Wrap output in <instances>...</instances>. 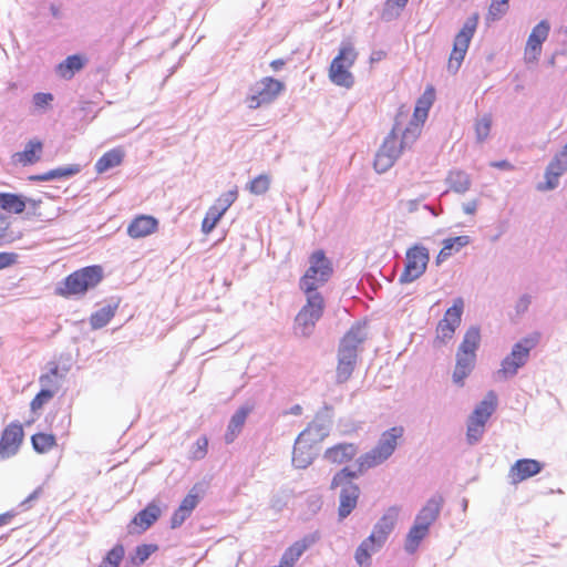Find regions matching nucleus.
<instances>
[{
  "label": "nucleus",
  "instance_id": "f257e3e1",
  "mask_svg": "<svg viewBox=\"0 0 567 567\" xmlns=\"http://www.w3.org/2000/svg\"><path fill=\"white\" fill-rule=\"evenodd\" d=\"M403 435L402 426H393L384 431L377 445L369 452L362 454L357 460V471L343 467L337 472L331 482V488L341 487L340 504L338 509L339 519L347 518L357 507L360 496V488L352 482L359 474L383 464L394 453L398 446V440Z\"/></svg>",
  "mask_w": 567,
  "mask_h": 567
},
{
  "label": "nucleus",
  "instance_id": "f03ea898",
  "mask_svg": "<svg viewBox=\"0 0 567 567\" xmlns=\"http://www.w3.org/2000/svg\"><path fill=\"white\" fill-rule=\"evenodd\" d=\"M332 274V264L324 252L322 250L312 252L309 257V267L299 280V288L306 299L318 298L319 301H324L319 290L329 281Z\"/></svg>",
  "mask_w": 567,
  "mask_h": 567
},
{
  "label": "nucleus",
  "instance_id": "7ed1b4c3",
  "mask_svg": "<svg viewBox=\"0 0 567 567\" xmlns=\"http://www.w3.org/2000/svg\"><path fill=\"white\" fill-rule=\"evenodd\" d=\"M357 60V52L352 44L342 43L338 55L332 60L329 69L330 81L341 87L350 89L354 84V76L350 72Z\"/></svg>",
  "mask_w": 567,
  "mask_h": 567
},
{
  "label": "nucleus",
  "instance_id": "20e7f679",
  "mask_svg": "<svg viewBox=\"0 0 567 567\" xmlns=\"http://www.w3.org/2000/svg\"><path fill=\"white\" fill-rule=\"evenodd\" d=\"M324 301L318 298L306 299V303L297 313L292 332L298 338H309L316 328L317 322L323 315Z\"/></svg>",
  "mask_w": 567,
  "mask_h": 567
},
{
  "label": "nucleus",
  "instance_id": "39448f33",
  "mask_svg": "<svg viewBox=\"0 0 567 567\" xmlns=\"http://www.w3.org/2000/svg\"><path fill=\"white\" fill-rule=\"evenodd\" d=\"M478 24V14L474 13L468 17L464 22L460 32L455 35L453 50L449 59L447 70L451 73H456L468 50L471 40L476 31Z\"/></svg>",
  "mask_w": 567,
  "mask_h": 567
},
{
  "label": "nucleus",
  "instance_id": "423d86ee",
  "mask_svg": "<svg viewBox=\"0 0 567 567\" xmlns=\"http://www.w3.org/2000/svg\"><path fill=\"white\" fill-rule=\"evenodd\" d=\"M534 344L528 339L516 342L511 353L502 360L501 369L495 374L497 380H507L516 375L518 370L527 363Z\"/></svg>",
  "mask_w": 567,
  "mask_h": 567
},
{
  "label": "nucleus",
  "instance_id": "0eeeda50",
  "mask_svg": "<svg viewBox=\"0 0 567 567\" xmlns=\"http://www.w3.org/2000/svg\"><path fill=\"white\" fill-rule=\"evenodd\" d=\"M463 311L464 300L457 297L436 326L435 346H444L453 339L456 329L461 324Z\"/></svg>",
  "mask_w": 567,
  "mask_h": 567
},
{
  "label": "nucleus",
  "instance_id": "6e6552de",
  "mask_svg": "<svg viewBox=\"0 0 567 567\" xmlns=\"http://www.w3.org/2000/svg\"><path fill=\"white\" fill-rule=\"evenodd\" d=\"M430 254L426 247L414 245L406 250L404 270L399 277L400 284H410L419 279L426 270Z\"/></svg>",
  "mask_w": 567,
  "mask_h": 567
},
{
  "label": "nucleus",
  "instance_id": "1a4fd4ad",
  "mask_svg": "<svg viewBox=\"0 0 567 567\" xmlns=\"http://www.w3.org/2000/svg\"><path fill=\"white\" fill-rule=\"evenodd\" d=\"M103 277L100 266H90L74 271L65 278L64 285L68 295L84 293L94 288Z\"/></svg>",
  "mask_w": 567,
  "mask_h": 567
},
{
  "label": "nucleus",
  "instance_id": "9d476101",
  "mask_svg": "<svg viewBox=\"0 0 567 567\" xmlns=\"http://www.w3.org/2000/svg\"><path fill=\"white\" fill-rule=\"evenodd\" d=\"M396 130L398 124H395L391 133L385 137L383 144L375 155L374 168L378 173H384L391 168L401 153L404 151L399 143Z\"/></svg>",
  "mask_w": 567,
  "mask_h": 567
},
{
  "label": "nucleus",
  "instance_id": "9b49d317",
  "mask_svg": "<svg viewBox=\"0 0 567 567\" xmlns=\"http://www.w3.org/2000/svg\"><path fill=\"white\" fill-rule=\"evenodd\" d=\"M281 87L282 85L279 81L265 78L250 89V94L247 96L246 102L250 109H257L262 104L271 102Z\"/></svg>",
  "mask_w": 567,
  "mask_h": 567
},
{
  "label": "nucleus",
  "instance_id": "f8f14e48",
  "mask_svg": "<svg viewBox=\"0 0 567 567\" xmlns=\"http://www.w3.org/2000/svg\"><path fill=\"white\" fill-rule=\"evenodd\" d=\"M310 431H302L296 439L292 451V465L296 468H307L317 454L315 445L318 443L310 439Z\"/></svg>",
  "mask_w": 567,
  "mask_h": 567
},
{
  "label": "nucleus",
  "instance_id": "ddd939ff",
  "mask_svg": "<svg viewBox=\"0 0 567 567\" xmlns=\"http://www.w3.org/2000/svg\"><path fill=\"white\" fill-rule=\"evenodd\" d=\"M567 171V146L565 145L546 167L545 182L537 185V189L545 192L555 189L559 177Z\"/></svg>",
  "mask_w": 567,
  "mask_h": 567
},
{
  "label": "nucleus",
  "instance_id": "4468645a",
  "mask_svg": "<svg viewBox=\"0 0 567 567\" xmlns=\"http://www.w3.org/2000/svg\"><path fill=\"white\" fill-rule=\"evenodd\" d=\"M550 25L546 20H542L536 24L526 43L524 59L526 63H534L542 53V44L548 38Z\"/></svg>",
  "mask_w": 567,
  "mask_h": 567
},
{
  "label": "nucleus",
  "instance_id": "2eb2a0df",
  "mask_svg": "<svg viewBox=\"0 0 567 567\" xmlns=\"http://www.w3.org/2000/svg\"><path fill=\"white\" fill-rule=\"evenodd\" d=\"M162 509L156 501L138 512L127 525L128 534H142L147 530L161 516Z\"/></svg>",
  "mask_w": 567,
  "mask_h": 567
},
{
  "label": "nucleus",
  "instance_id": "dca6fc26",
  "mask_svg": "<svg viewBox=\"0 0 567 567\" xmlns=\"http://www.w3.org/2000/svg\"><path fill=\"white\" fill-rule=\"evenodd\" d=\"M23 439V429L19 423H11L2 432L0 439V455L8 458L18 452Z\"/></svg>",
  "mask_w": 567,
  "mask_h": 567
},
{
  "label": "nucleus",
  "instance_id": "f3484780",
  "mask_svg": "<svg viewBox=\"0 0 567 567\" xmlns=\"http://www.w3.org/2000/svg\"><path fill=\"white\" fill-rule=\"evenodd\" d=\"M544 465L537 460H517L509 468L508 478L512 484H518L542 472Z\"/></svg>",
  "mask_w": 567,
  "mask_h": 567
},
{
  "label": "nucleus",
  "instance_id": "a211bd4d",
  "mask_svg": "<svg viewBox=\"0 0 567 567\" xmlns=\"http://www.w3.org/2000/svg\"><path fill=\"white\" fill-rule=\"evenodd\" d=\"M399 513L400 508L398 506L389 507L374 524L370 536L384 545L396 525Z\"/></svg>",
  "mask_w": 567,
  "mask_h": 567
},
{
  "label": "nucleus",
  "instance_id": "6ab92c4d",
  "mask_svg": "<svg viewBox=\"0 0 567 567\" xmlns=\"http://www.w3.org/2000/svg\"><path fill=\"white\" fill-rule=\"evenodd\" d=\"M332 409L328 405H324L322 410H320L311 424L305 430L310 431V439L316 442L323 441L330 433L332 426Z\"/></svg>",
  "mask_w": 567,
  "mask_h": 567
},
{
  "label": "nucleus",
  "instance_id": "aec40b11",
  "mask_svg": "<svg viewBox=\"0 0 567 567\" xmlns=\"http://www.w3.org/2000/svg\"><path fill=\"white\" fill-rule=\"evenodd\" d=\"M443 506V497L434 495L427 499L425 505L416 514L413 524L430 530L432 524L439 518Z\"/></svg>",
  "mask_w": 567,
  "mask_h": 567
},
{
  "label": "nucleus",
  "instance_id": "412c9836",
  "mask_svg": "<svg viewBox=\"0 0 567 567\" xmlns=\"http://www.w3.org/2000/svg\"><path fill=\"white\" fill-rule=\"evenodd\" d=\"M367 338L365 324L357 323L342 338L339 352L358 358V347Z\"/></svg>",
  "mask_w": 567,
  "mask_h": 567
},
{
  "label": "nucleus",
  "instance_id": "4be33fe9",
  "mask_svg": "<svg viewBox=\"0 0 567 567\" xmlns=\"http://www.w3.org/2000/svg\"><path fill=\"white\" fill-rule=\"evenodd\" d=\"M359 452L354 443H338L323 453V458L333 464H343L351 461Z\"/></svg>",
  "mask_w": 567,
  "mask_h": 567
},
{
  "label": "nucleus",
  "instance_id": "5701e85b",
  "mask_svg": "<svg viewBox=\"0 0 567 567\" xmlns=\"http://www.w3.org/2000/svg\"><path fill=\"white\" fill-rule=\"evenodd\" d=\"M158 220L148 215H141L134 218L128 227L127 234L132 238H143L157 230Z\"/></svg>",
  "mask_w": 567,
  "mask_h": 567
},
{
  "label": "nucleus",
  "instance_id": "b1692460",
  "mask_svg": "<svg viewBox=\"0 0 567 567\" xmlns=\"http://www.w3.org/2000/svg\"><path fill=\"white\" fill-rule=\"evenodd\" d=\"M476 355L456 352L455 368L452 374L453 383L457 386H464L465 379L474 370Z\"/></svg>",
  "mask_w": 567,
  "mask_h": 567
},
{
  "label": "nucleus",
  "instance_id": "393cba45",
  "mask_svg": "<svg viewBox=\"0 0 567 567\" xmlns=\"http://www.w3.org/2000/svg\"><path fill=\"white\" fill-rule=\"evenodd\" d=\"M42 150V142L38 138H32L25 144L22 152L13 154L12 159L14 163L21 164L22 166L32 165L40 161Z\"/></svg>",
  "mask_w": 567,
  "mask_h": 567
},
{
  "label": "nucleus",
  "instance_id": "a878e982",
  "mask_svg": "<svg viewBox=\"0 0 567 567\" xmlns=\"http://www.w3.org/2000/svg\"><path fill=\"white\" fill-rule=\"evenodd\" d=\"M384 545L379 543L370 535L361 542L354 553V560L360 567H370L371 558L377 554Z\"/></svg>",
  "mask_w": 567,
  "mask_h": 567
},
{
  "label": "nucleus",
  "instance_id": "bb28decb",
  "mask_svg": "<svg viewBox=\"0 0 567 567\" xmlns=\"http://www.w3.org/2000/svg\"><path fill=\"white\" fill-rule=\"evenodd\" d=\"M316 533L305 535L286 550V567H293L303 553L318 542Z\"/></svg>",
  "mask_w": 567,
  "mask_h": 567
},
{
  "label": "nucleus",
  "instance_id": "cd10ccee",
  "mask_svg": "<svg viewBox=\"0 0 567 567\" xmlns=\"http://www.w3.org/2000/svg\"><path fill=\"white\" fill-rule=\"evenodd\" d=\"M496 394L491 391L474 409L468 420L485 425L496 409Z\"/></svg>",
  "mask_w": 567,
  "mask_h": 567
},
{
  "label": "nucleus",
  "instance_id": "c85d7f7f",
  "mask_svg": "<svg viewBox=\"0 0 567 567\" xmlns=\"http://www.w3.org/2000/svg\"><path fill=\"white\" fill-rule=\"evenodd\" d=\"M249 413H250L249 406H241L231 416L228 427H227V432L225 434V442L227 444L233 443L234 440L237 437V435L241 432V429H243Z\"/></svg>",
  "mask_w": 567,
  "mask_h": 567
},
{
  "label": "nucleus",
  "instance_id": "c756f323",
  "mask_svg": "<svg viewBox=\"0 0 567 567\" xmlns=\"http://www.w3.org/2000/svg\"><path fill=\"white\" fill-rule=\"evenodd\" d=\"M124 158V151L120 147L112 148L104 153L95 163V171L103 174L111 168L118 166Z\"/></svg>",
  "mask_w": 567,
  "mask_h": 567
},
{
  "label": "nucleus",
  "instance_id": "7c9ffc66",
  "mask_svg": "<svg viewBox=\"0 0 567 567\" xmlns=\"http://www.w3.org/2000/svg\"><path fill=\"white\" fill-rule=\"evenodd\" d=\"M429 533L424 527L412 524L404 540V550L409 555L415 554Z\"/></svg>",
  "mask_w": 567,
  "mask_h": 567
},
{
  "label": "nucleus",
  "instance_id": "2f4dec72",
  "mask_svg": "<svg viewBox=\"0 0 567 567\" xmlns=\"http://www.w3.org/2000/svg\"><path fill=\"white\" fill-rule=\"evenodd\" d=\"M85 60L79 54L69 55L56 66V73L66 80L74 76L76 72L83 69Z\"/></svg>",
  "mask_w": 567,
  "mask_h": 567
},
{
  "label": "nucleus",
  "instance_id": "473e14b6",
  "mask_svg": "<svg viewBox=\"0 0 567 567\" xmlns=\"http://www.w3.org/2000/svg\"><path fill=\"white\" fill-rule=\"evenodd\" d=\"M481 342V331L476 326L470 327L457 349V352L476 355Z\"/></svg>",
  "mask_w": 567,
  "mask_h": 567
},
{
  "label": "nucleus",
  "instance_id": "72a5a7b5",
  "mask_svg": "<svg viewBox=\"0 0 567 567\" xmlns=\"http://www.w3.org/2000/svg\"><path fill=\"white\" fill-rule=\"evenodd\" d=\"M446 183L450 189L457 194L466 193L472 185L470 175L461 169L451 171L446 177Z\"/></svg>",
  "mask_w": 567,
  "mask_h": 567
},
{
  "label": "nucleus",
  "instance_id": "f704fd0d",
  "mask_svg": "<svg viewBox=\"0 0 567 567\" xmlns=\"http://www.w3.org/2000/svg\"><path fill=\"white\" fill-rule=\"evenodd\" d=\"M47 369L48 372L39 378V383L43 389H52L55 393L60 386V381L64 378V373L60 371L55 362H49Z\"/></svg>",
  "mask_w": 567,
  "mask_h": 567
},
{
  "label": "nucleus",
  "instance_id": "c9c22d12",
  "mask_svg": "<svg viewBox=\"0 0 567 567\" xmlns=\"http://www.w3.org/2000/svg\"><path fill=\"white\" fill-rule=\"evenodd\" d=\"M27 207V200L22 195L0 193V208L14 214H21Z\"/></svg>",
  "mask_w": 567,
  "mask_h": 567
},
{
  "label": "nucleus",
  "instance_id": "e433bc0d",
  "mask_svg": "<svg viewBox=\"0 0 567 567\" xmlns=\"http://www.w3.org/2000/svg\"><path fill=\"white\" fill-rule=\"evenodd\" d=\"M117 303L106 305L101 309L93 312L90 317V324L92 329H101L105 327L111 319L115 316Z\"/></svg>",
  "mask_w": 567,
  "mask_h": 567
},
{
  "label": "nucleus",
  "instance_id": "4c0bfd02",
  "mask_svg": "<svg viewBox=\"0 0 567 567\" xmlns=\"http://www.w3.org/2000/svg\"><path fill=\"white\" fill-rule=\"evenodd\" d=\"M357 363V358L338 353L337 382L344 383L351 377Z\"/></svg>",
  "mask_w": 567,
  "mask_h": 567
},
{
  "label": "nucleus",
  "instance_id": "58836bf2",
  "mask_svg": "<svg viewBox=\"0 0 567 567\" xmlns=\"http://www.w3.org/2000/svg\"><path fill=\"white\" fill-rule=\"evenodd\" d=\"M32 446L38 453H47L56 445L55 436L47 433H37L31 437Z\"/></svg>",
  "mask_w": 567,
  "mask_h": 567
},
{
  "label": "nucleus",
  "instance_id": "ea45409f",
  "mask_svg": "<svg viewBox=\"0 0 567 567\" xmlns=\"http://www.w3.org/2000/svg\"><path fill=\"white\" fill-rule=\"evenodd\" d=\"M492 127V116L489 114H484L483 116L476 118L475 121V136L478 143L484 142L491 132Z\"/></svg>",
  "mask_w": 567,
  "mask_h": 567
},
{
  "label": "nucleus",
  "instance_id": "a19ab883",
  "mask_svg": "<svg viewBox=\"0 0 567 567\" xmlns=\"http://www.w3.org/2000/svg\"><path fill=\"white\" fill-rule=\"evenodd\" d=\"M238 192L237 189H230L224 194H221L215 202L213 206H210L213 209H216L223 216L227 212V209L234 204V202L237 199Z\"/></svg>",
  "mask_w": 567,
  "mask_h": 567
},
{
  "label": "nucleus",
  "instance_id": "79ce46f5",
  "mask_svg": "<svg viewBox=\"0 0 567 567\" xmlns=\"http://www.w3.org/2000/svg\"><path fill=\"white\" fill-rule=\"evenodd\" d=\"M509 0H492L486 16L487 22H495L507 12Z\"/></svg>",
  "mask_w": 567,
  "mask_h": 567
},
{
  "label": "nucleus",
  "instance_id": "37998d69",
  "mask_svg": "<svg viewBox=\"0 0 567 567\" xmlns=\"http://www.w3.org/2000/svg\"><path fill=\"white\" fill-rule=\"evenodd\" d=\"M125 550L123 545H115L103 558L99 567H118L124 557Z\"/></svg>",
  "mask_w": 567,
  "mask_h": 567
},
{
  "label": "nucleus",
  "instance_id": "c03bdc74",
  "mask_svg": "<svg viewBox=\"0 0 567 567\" xmlns=\"http://www.w3.org/2000/svg\"><path fill=\"white\" fill-rule=\"evenodd\" d=\"M421 133L419 123L411 122L410 125L403 131L401 140L399 141L403 150L410 148L412 144L417 140Z\"/></svg>",
  "mask_w": 567,
  "mask_h": 567
},
{
  "label": "nucleus",
  "instance_id": "a18cd8bd",
  "mask_svg": "<svg viewBox=\"0 0 567 567\" xmlns=\"http://www.w3.org/2000/svg\"><path fill=\"white\" fill-rule=\"evenodd\" d=\"M157 549V545L154 544H143L137 546L135 554L132 556V563L136 566L144 564Z\"/></svg>",
  "mask_w": 567,
  "mask_h": 567
},
{
  "label": "nucleus",
  "instance_id": "49530a36",
  "mask_svg": "<svg viewBox=\"0 0 567 567\" xmlns=\"http://www.w3.org/2000/svg\"><path fill=\"white\" fill-rule=\"evenodd\" d=\"M269 186L270 176L267 174H260L247 185V189L254 195H262L268 190Z\"/></svg>",
  "mask_w": 567,
  "mask_h": 567
},
{
  "label": "nucleus",
  "instance_id": "de8ad7c7",
  "mask_svg": "<svg viewBox=\"0 0 567 567\" xmlns=\"http://www.w3.org/2000/svg\"><path fill=\"white\" fill-rule=\"evenodd\" d=\"M471 243L470 237L466 235L451 237L443 240L442 245L445 250L453 252L460 251L463 247L467 246Z\"/></svg>",
  "mask_w": 567,
  "mask_h": 567
},
{
  "label": "nucleus",
  "instance_id": "09e8293b",
  "mask_svg": "<svg viewBox=\"0 0 567 567\" xmlns=\"http://www.w3.org/2000/svg\"><path fill=\"white\" fill-rule=\"evenodd\" d=\"M485 425L473 422L471 420L467 421V431H466V440L468 444L474 445L478 443L484 434Z\"/></svg>",
  "mask_w": 567,
  "mask_h": 567
},
{
  "label": "nucleus",
  "instance_id": "8fccbe9b",
  "mask_svg": "<svg viewBox=\"0 0 567 567\" xmlns=\"http://www.w3.org/2000/svg\"><path fill=\"white\" fill-rule=\"evenodd\" d=\"M221 217L223 215L219 212L209 207L202 223V231L204 234H209L216 227Z\"/></svg>",
  "mask_w": 567,
  "mask_h": 567
},
{
  "label": "nucleus",
  "instance_id": "3c124183",
  "mask_svg": "<svg viewBox=\"0 0 567 567\" xmlns=\"http://www.w3.org/2000/svg\"><path fill=\"white\" fill-rule=\"evenodd\" d=\"M54 391L52 389H41V391L33 398L31 401V410L33 412L42 409V406L50 401L54 396Z\"/></svg>",
  "mask_w": 567,
  "mask_h": 567
},
{
  "label": "nucleus",
  "instance_id": "603ef678",
  "mask_svg": "<svg viewBox=\"0 0 567 567\" xmlns=\"http://www.w3.org/2000/svg\"><path fill=\"white\" fill-rule=\"evenodd\" d=\"M80 171H81V166L79 164H71V165L61 166V167L53 169L55 179L72 177V176L76 175L78 173H80Z\"/></svg>",
  "mask_w": 567,
  "mask_h": 567
},
{
  "label": "nucleus",
  "instance_id": "864d4df0",
  "mask_svg": "<svg viewBox=\"0 0 567 567\" xmlns=\"http://www.w3.org/2000/svg\"><path fill=\"white\" fill-rule=\"evenodd\" d=\"M208 440L206 436L197 439L192 449V458L202 460L207 454Z\"/></svg>",
  "mask_w": 567,
  "mask_h": 567
},
{
  "label": "nucleus",
  "instance_id": "5fc2aeb1",
  "mask_svg": "<svg viewBox=\"0 0 567 567\" xmlns=\"http://www.w3.org/2000/svg\"><path fill=\"white\" fill-rule=\"evenodd\" d=\"M199 503V496L197 493H195V488L190 489V492L184 497V499L182 501L179 507L188 511V512H193L195 509V507L198 505Z\"/></svg>",
  "mask_w": 567,
  "mask_h": 567
},
{
  "label": "nucleus",
  "instance_id": "6e6d98bb",
  "mask_svg": "<svg viewBox=\"0 0 567 567\" xmlns=\"http://www.w3.org/2000/svg\"><path fill=\"white\" fill-rule=\"evenodd\" d=\"M190 514H192L190 512H188L182 507H178L172 515L171 527L172 528L179 527L190 516Z\"/></svg>",
  "mask_w": 567,
  "mask_h": 567
},
{
  "label": "nucleus",
  "instance_id": "4d7b16f0",
  "mask_svg": "<svg viewBox=\"0 0 567 567\" xmlns=\"http://www.w3.org/2000/svg\"><path fill=\"white\" fill-rule=\"evenodd\" d=\"M53 101V95L51 93H35L32 97V102L35 107L38 109H45L48 107L51 102Z\"/></svg>",
  "mask_w": 567,
  "mask_h": 567
},
{
  "label": "nucleus",
  "instance_id": "13d9d810",
  "mask_svg": "<svg viewBox=\"0 0 567 567\" xmlns=\"http://www.w3.org/2000/svg\"><path fill=\"white\" fill-rule=\"evenodd\" d=\"M430 107H431V100H426V94H423V96L416 103V106H415L416 113L422 112L423 116H427Z\"/></svg>",
  "mask_w": 567,
  "mask_h": 567
},
{
  "label": "nucleus",
  "instance_id": "bf43d9fd",
  "mask_svg": "<svg viewBox=\"0 0 567 567\" xmlns=\"http://www.w3.org/2000/svg\"><path fill=\"white\" fill-rule=\"evenodd\" d=\"M17 255L12 252H0V269L16 262Z\"/></svg>",
  "mask_w": 567,
  "mask_h": 567
},
{
  "label": "nucleus",
  "instance_id": "052dcab7",
  "mask_svg": "<svg viewBox=\"0 0 567 567\" xmlns=\"http://www.w3.org/2000/svg\"><path fill=\"white\" fill-rule=\"evenodd\" d=\"M530 302H532V297H530L529 295H523V296L518 299V301H517V303H516V311H517L518 313H520V312H525V311L528 309V307H529Z\"/></svg>",
  "mask_w": 567,
  "mask_h": 567
},
{
  "label": "nucleus",
  "instance_id": "680f3d73",
  "mask_svg": "<svg viewBox=\"0 0 567 567\" xmlns=\"http://www.w3.org/2000/svg\"><path fill=\"white\" fill-rule=\"evenodd\" d=\"M41 493L42 488L38 487L23 502L20 503V506L23 508H29L30 504L40 497Z\"/></svg>",
  "mask_w": 567,
  "mask_h": 567
},
{
  "label": "nucleus",
  "instance_id": "e2e57ef3",
  "mask_svg": "<svg viewBox=\"0 0 567 567\" xmlns=\"http://www.w3.org/2000/svg\"><path fill=\"white\" fill-rule=\"evenodd\" d=\"M53 179H55L53 169H51L47 173H43V174L31 175L29 177V181H31V182H49V181H53Z\"/></svg>",
  "mask_w": 567,
  "mask_h": 567
},
{
  "label": "nucleus",
  "instance_id": "0e129e2a",
  "mask_svg": "<svg viewBox=\"0 0 567 567\" xmlns=\"http://www.w3.org/2000/svg\"><path fill=\"white\" fill-rule=\"evenodd\" d=\"M478 207V200L473 199L463 204V210L467 215H474Z\"/></svg>",
  "mask_w": 567,
  "mask_h": 567
},
{
  "label": "nucleus",
  "instance_id": "69168bd1",
  "mask_svg": "<svg viewBox=\"0 0 567 567\" xmlns=\"http://www.w3.org/2000/svg\"><path fill=\"white\" fill-rule=\"evenodd\" d=\"M420 203H421V199H409L402 204L406 212L414 213L417 210Z\"/></svg>",
  "mask_w": 567,
  "mask_h": 567
},
{
  "label": "nucleus",
  "instance_id": "338daca9",
  "mask_svg": "<svg viewBox=\"0 0 567 567\" xmlns=\"http://www.w3.org/2000/svg\"><path fill=\"white\" fill-rule=\"evenodd\" d=\"M491 166L505 171H512L514 168V166L506 159L492 162Z\"/></svg>",
  "mask_w": 567,
  "mask_h": 567
},
{
  "label": "nucleus",
  "instance_id": "774afa93",
  "mask_svg": "<svg viewBox=\"0 0 567 567\" xmlns=\"http://www.w3.org/2000/svg\"><path fill=\"white\" fill-rule=\"evenodd\" d=\"M14 516H16V512H13V511H9L7 513L1 514L0 515V527L10 524Z\"/></svg>",
  "mask_w": 567,
  "mask_h": 567
}]
</instances>
